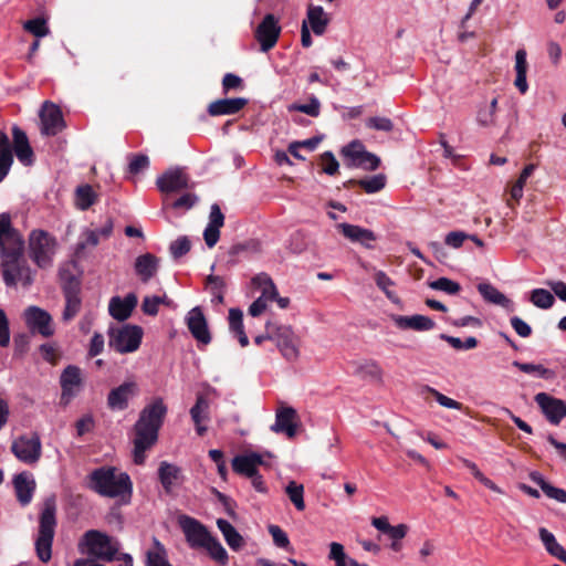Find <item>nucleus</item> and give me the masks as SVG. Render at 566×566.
Returning a JSON list of instances; mask_svg holds the SVG:
<instances>
[{"label": "nucleus", "mask_w": 566, "mask_h": 566, "mask_svg": "<svg viewBox=\"0 0 566 566\" xmlns=\"http://www.w3.org/2000/svg\"><path fill=\"white\" fill-rule=\"evenodd\" d=\"M534 400L551 424L558 426L566 417V402L564 400L546 392L536 394Z\"/></svg>", "instance_id": "nucleus-14"}, {"label": "nucleus", "mask_w": 566, "mask_h": 566, "mask_svg": "<svg viewBox=\"0 0 566 566\" xmlns=\"http://www.w3.org/2000/svg\"><path fill=\"white\" fill-rule=\"evenodd\" d=\"M187 326L191 335L200 343L207 345L211 340L207 319L199 306L190 310L186 317Z\"/></svg>", "instance_id": "nucleus-20"}, {"label": "nucleus", "mask_w": 566, "mask_h": 566, "mask_svg": "<svg viewBox=\"0 0 566 566\" xmlns=\"http://www.w3.org/2000/svg\"><path fill=\"white\" fill-rule=\"evenodd\" d=\"M429 286L436 291H442L447 294L454 295L460 292L461 286L459 283L448 279V277H439L436 281L429 282Z\"/></svg>", "instance_id": "nucleus-55"}, {"label": "nucleus", "mask_w": 566, "mask_h": 566, "mask_svg": "<svg viewBox=\"0 0 566 566\" xmlns=\"http://www.w3.org/2000/svg\"><path fill=\"white\" fill-rule=\"evenodd\" d=\"M358 185L367 192L375 193L380 191L386 185V177L382 174L375 175L373 177L361 179Z\"/></svg>", "instance_id": "nucleus-54"}, {"label": "nucleus", "mask_w": 566, "mask_h": 566, "mask_svg": "<svg viewBox=\"0 0 566 566\" xmlns=\"http://www.w3.org/2000/svg\"><path fill=\"white\" fill-rule=\"evenodd\" d=\"M13 486L19 503L23 506L28 505L33 497L35 491V480L29 472H21L13 478Z\"/></svg>", "instance_id": "nucleus-24"}, {"label": "nucleus", "mask_w": 566, "mask_h": 566, "mask_svg": "<svg viewBox=\"0 0 566 566\" xmlns=\"http://www.w3.org/2000/svg\"><path fill=\"white\" fill-rule=\"evenodd\" d=\"M217 526L231 549L239 551L243 547V537L238 533V531L232 526L230 522L223 518H219L217 521Z\"/></svg>", "instance_id": "nucleus-37"}, {"label": "nucleus", "mask_w": 566, "mask_h": 566, "mask_svg": "<svg viewBox=\"0 0 566 566\" xmlns=\"http://www.w3.org/2000/svg\"><path fill=\"white\" fill-rule=\"evenodd\" d=\"M3 281L12 286L21 283L25 286L33 281V274L25 259L22 256H3L1 260Z\"/></svg>", "instance_id": "nucleus-7"}, {"label": "nucleus", "mask_w": 566, "mask_h": 566, "mask_svg": "<svg viewBox=\"0 0 566 566\" xmlns=\"http://www.w3.org/2000/svg\"><path fill=\"white\" fill-rule=\"evenodd\" d=\"M248 101L243 97L222 98L210 103L208 113L211 116L232 115L240 112Z\"/></svg>", "instance_id": "nucleus-30"}, {"label": "nucleus", "mask_w": 566, "mask_h": 566, "mask_svg": "<svg viewBox=\"0 0 566 566\" xmlns=\"http://www.w3.org/2000/svg\"><path fill=\"white\" fill-rule=\"evenodd\" d=\"M285 493L296 510L303 511L305 509L303 484H300L295 481H290L285 486Z\"/></svg>", "instance_id": "nucleus-49"}, {"label": "nucleus", "mask_w": 566, "mask_h": 566, "mask_svg": "<svg viewBox=\"0 0 566 566\" xmlns=\"http://www.w3.org/2000/svg\"><path fill=\"white\" fill-rule=\"evenodd\" d=\"M14 151L20 163L29 166L33 161V150L29 144L25 133L18 126L12 128Z\"/></svg>", "instance_id": "nucleus-31"}, {"label": "nucleus", "mask_w": 566, "mask_h": 566, "mask_svg": "<svg viewBox=\"0 0 566 566\" xmlns=\"http://www.w3.org/2000/svg\"><path fill=\"white\" fill-rule=\"evenodd\" d=\"M41 133L54 136L60 133L65 124L61 109L53 103L45 102L40 111Z\"/></svg>", "instance_id": "nucleus-15"}, {"label": "nucleus", "mask_w": 566, "mask_h": 566, "mask_svg": "<svg viewBox=\"0 0 566 566\" xmlns=\"http://www.w3.org/2000/svg\"><path fill=\"white\" fill-rule=\"evenodd\" d=\"M323 171L327 175H335L338 170V161L331 151H326L322 155Z\"/></svg>", "instance_id": "nucleus-63"}, {"label": "nucleus", "mask_w": 566, "mask_h": 566, "mask_svg": "<svg viewBox=\"0 0 566 566\" xmlns=\"http://www.w3.org/2000/svg\"><path fill=\"white\" fill-rule=\"evenodd\" d=\"M366 126L381 132H390L394 127L392 122L387 117H370L366 120Z\"/></svg>", "instance_id": "nucleus-59"}, {"label": "nucleus", "mask_w": 566, "mask_h": 566, "mask_svg": "<svg viewBox=\"0 0 566 566\" xmlns=\"http://www.w3.org/2000/svg\"><path fill=\"white\" fill-rule=\"evenodd\" d=\"M81 297L78 295V289L69 287L65 290V307L63 311L62 318L65 322L73 319L81 310Z\"/></svg>", "instance_id": "nucleus-40"}, {"label": "nucleus", "mask_w": 566, "mask_h": 566, "mask_svg": "<svg viewBox=\"0 0 566 566\" xmlns=\"http://www.w3.org/2000/svg\"><path fill=\"white\" fill-rule=\"evenodd\" d=\"M420 395L422 397H426L427 395H431L434 397V399L437 400V402L444 407V408H448V409H455V410H461L462 409V403L452 399V398H449L447 397L446 395L441 394L440 391H438L436 388L429 386V385H423L420 387Z\"/></svg>", "instance_id": "nucleus-47"}, {"label": "nucleus", "mask_w": 566, "mask_h": 566, "mask_svg": "<svg viewBox=\"0 0 566 566\" xmlns=\"http://www.w3.org/2000/svg\"><path fill=\"white\" fill-rule=\"evenodd\" d=\"M531 480L536 483L542 491L551 499L559 502L566 503V491L564 489L556 488L548 482L539 474L538 472H532L530 474Z\"/></svg>", "instance_id": "nucleus-42"}, {"label": "nucleus", "mask_w": 566, "mask_h": 566, "mask_svg": "<svg viewBox=\"0 0 566 566\" xmlns=\"http://www.w3.org/2000/svg\"><path fill=\"white\" fill-rule=\"evenodd\" d=\"M60 384L62 399L67 401L76 396L82 387V371L77 366L70 365L61 374Z\"/></svg>", "instance_id": "nucleus-22"}, {"label": "nucleus", "mask_w": 566, "mask_h": 566, "mask_svg": "<svg viewBox=\"0 0 566 566\" xmlns=\"http://www.w3.org/2000/svg\"><path fill=\"white\" fill-rule=\"evenodd\" d=\"M202 548H205L210 555V557L216 562L222 565H224L228 562V553L216 537L210 536L209 539L206 542V545L202 546Z\"/></svg>", "instance_id": "nucleus-50"}, {"label": "nucleus", "mask_w": 566, "mask_h": 566, "mask_svg": "<svg viewBox=\"0 0 566 566\" xmlns=\"http://www.w3.org/2000/svg\"><path fill=\"white\" fill-rule=\"evenodd\" d=\"M530 301L534 306L543 310L551 308L554 304V295L545 289H535L531 292Z\"/></svg>", "instance_id": "nucleus-52"}, {"label": "nucleus", "mask_w": 566, "mask_h": 566, "mask_svg": "<svg viewBox=\"0 0 566 566\" xmlns=\"http://www.w3.org/2000/svg\"><path fill=\"white\" fill-rule=\"evenodd\" d=\"M210 403L207 397L198 395L196 403L190 409V417L196 427V431L199 436H203L208 428L207 422L210 419L209 416Z\"/></svg>", "instance_id": "nucleus-27"}, {"label": "nucleus", "mask_w": 566, "mask_h": 566, "mask_svg": "<svg viewBox=\"0 0 566 566\" xmlns=\"http://www.w3.org/2000/svg\"><path fill=\"white\" fill-rule=\"evenodd\" d=\"M13 164V155L8 136L0 130V182L9 174Z\"/></svg>", "instance_id": "nucleus-39"}, {"label": "nucleus", "mask_w": 566, "mask_h": 566, "mask_svg": "<svg viewBox=\"0 0 566 566\" xmlns=\"http://www.w3.org/2000/svg\"><path fill=\"white\" fill-rule=\"evenodd\" d=\"M252 284L261 290V295L259 297L266 302L273 301L277 296V291L272 279L265 273L255 275L252 279Z\"/></svg>", "instance_id": "nucleus-44"}, {"label": "nucleus", "mask_w": 566, "mask_h": 566, "mask_svg": "<svg viewBox=\"0 0 566 566\" xmlns=\"http://www.w3.org/2000/svg\"><path fill=\"white\" fill-rule=\"evenodd\" d=\"M29 255L41 269H48L53 263L57 242L53 235L43 230H33L29 235Z\"/></svg>", "instance_id": "nucleus-5"}, {"label": "nucleus", "mask_w": 566, "mask_h": 566, "mask_svg": "<svg viewBox=\"0 0 566 566\" xmlns=\"http://www.w3.org/2000/svg\"><path fill=\"white\" fill-rule=\"evenodd\" d=\"M146 566H172L165 546L157 538H154L153 547L146 553Z\"/></svg>", "instance_id": "nucleus-41"}, {"label": "nucleus", "mask_w": 566, "mask_h": 566, "mask_svg": "<svg viewBox=\"0 0 566 566\" xmlns=\"http://www.w3.org/2000/svg\"><path fill=\"white\" fill-rule=\"evenodd\" d=\"M178 524L191 548H202L211 536L203 524L188 515H180L178 517Z\"/></svg>", "instance_id": "nucleus-13"}, {"label": "nucleus", "mask_w": 566, "mask_h": 566, "mask_svg": "<svg viewBox=\"0 0 566 566\" xmlns=\"http://www.w3.org/2000/svg\"><path fill=\"white\" fill-rule=\"evenodd\" d=\"M374 280L379 290L394 303L399 302V297L392 290L395 282L381 270L374 269Z\"/></svg>", "instance_id": "nucleus-48"}, {"label": "nucleus", "mask_w": 566, "mask_h": 566, "mask_svg": "<svg viewBox=\"0 0 566 566\" xmlns=\"http://www.w3.org/2000/svg\"><path fill=\"white\" fill-rule=\"evenodd\" d=\"M24 30L32 33L36 38H43L49 34L50 30L46 25V22L42 18H35L32 20H28L23 24Z\"/></svg>", "instance_id": "nucleus-56"}, {"label": "nucleus", "mask_w": 566, "mask_h": 566, "mask_svg": "<svg viewBox=\"0 0 566 566\" xmlns=\"http://www.w3.org/2000/svg\"><path fill=\"white\" fill-rule=\"evenodd\" d=\"M11 450L20 461L33 464L41 457V440L35 433L21 436L12 442Z\"/></svg>", "instance_id": "nucleus-10"}, {"label": "nucleus", "mask_w": 566, "mask_h": 566, "mask_svg": "<svg viewBox=\"0 0 566 566\" xmlns=\"http://www.w3.org/2000/svg\"><path fill=\"white\" fill-rule=\"evenodd\" d=\"M190 250V241L187 237H180L170 244V253L178 259Z\"/></svg>", "instance_id": "nucleus-57"}, {"label": "nucleus", "mask_w": 566, "mask_h": 566, "mask_svg": "<svg viewBox=\"0 0 566 566\" xmlns=\"http://www.w3.org/2000/svg\"><path fill=\"white\" fill-rule=\"evenodd\" d=\"M468 235L469 234L462 231H452L447 234L444 242L447 245L458 249L463 244L464 240L468 239Z\"/></svg>", "instance_id": "nucleus-64"}, {"label": "nucleus", "mask_w": 566, "mask_h": 566, "mask_svg": "<svg viewBox=\"0 0 566 566\" xmlns=\"http://www.w3.org/2000/svg\"><path fill=\"white\" fill-rule=\"evenodd\" d=\"M391 319L400 329L423 332L431 331L436 326V323L430 317L420 314L412 316L392 315Z\"/></svg>", "instance_id": "nucleus-29"}, {"label": "nucleus", "mask_w": 566, "mask_h": 566, "mask_svg": "<svg viewBox=\"0 0 566 566\" xmlns=\"http://www.w3.org/2000/svg\"><path fill=\"white\" fill-rule=\"evenodd\" d=\"M158 478L166 493H171L184 481L181 469L166 461L159 464Z\"/></svg>", "instance_id": "nucleus-26"}, {"label": "nucleus", "mask_w": 566, "mask_h": 566, "mask_svg": "<svg viewBox=\"0 0 566 566\" xmlns=\"http://www.w3.org/2000/svg\"><path fill=\"white\" fill-rule=\"evenodd\" d=\"M159 259L150 253L139 255L135 261V271L143 282H148L157 272Z\"/></svg>", "instance_id": "nucleus-33"}, {"label": "nucleus", "mask_w": 566, "mask_h": 566, "mask_svg": "<svg viewBox=\"0 0 566 566\" xmlns=\"http://www.w3.org/2000/svg\"><path fill=\"white\" fill-rule=\"evenodd\" d=\"M512 366L520 369L522 373L532 375L537 378H542L545 380H553L556 377V373L553 369L546 368L542 364L534 363H521L514 360Z\"/></svg>", "instance_id": "nucleus-38"}, {"label": "nucleus", "mask_w": 566, "mask_h": 566, "mask_svg": "<svg viewBox=\"0 0 566 566\" xmlns=\"http://www.w3.org/2000/svg\"><path fill=\"white\" fill-rule=\"evenodd\" d=\"M298 416L294 408L281 406L275 412V421L271 430L275 433H285L289 438L295 437L297 432Z\"/></svg>", "instance_id": "nucleus-17"}, {"label": "nucleus", "mask_w": 566, "mask_h": 566, "mask_svg": "<svg viewBox=\"0 0 566 566\" xmlns=\"http://www.w3.org/2000/svg\"><path fill=\"white\" fill-rule=\"evenodd\" d=\"M510 323H511L512 328L515 331V333L518 336H521L523 338H527L531 336L532 327L525 321H523L521 317L513 316V317H511Z\"/></svg>", "instance_id": "nucleus-60"}, {"label": "nucleus", "mask_w": 566, "mask_h": 566, "mask_svg": "<svg viewBox=\"0 0 566 566\" xmlns=\"http://www.w3.org/2000/svg\"><path fill=\"white\" fill-rule=\"evenodd\" d=\"M137 384L135 381H125L118 387L112 389L107 397V405L112 410H124L129 400L137 394Z\"/></svg>", "instance_id": "nucleus-21"}, {"label": "nucleus", "mask_w": 566, "mask_h": 566, "mask_svg": "<svg viewBox=\"0 0 566 566\" xmlns=\"http://www.w3.org/2000/svg\"><path fill=\"white\" fill-rule=\"evenodd\" d=\"M23 318L32 333H39L43 337L54 334L52 316L45 310L32 305L24 310Z\"/></svg>", "instance_id": "nucleus-11"}, {"label": "nucleus", "mask_w": 566, "mask_h": 566, "mask_svg": "<svg viewBox=\"0 0 566 566\" xmlns=\"http://www.w3.org/2000/svg\"><path fill=\"white\" fill-rule=\"evenodd\" d=\"M207 286L212 295V303L222 304L224 302V280L220 276L209 275L207 277Z\"/></svg>", "instance_id": "nucleus-51"}, {"label": "nucleus", "mask_w": 566, "mask_h": 566, "mask_svg": "<svg viewBox=\"0 0 566 566\" xmlns=\"http://www.w3.org/2000/svg\"><path fill=\"white\" fill-rule=\"evenodd\" d=\"M97 200V193L90 185H82L75 189L74 203L82 211L87 210Z\"/></svg>", "instance_id": "nucleus-43"}, {"label": "nucleus", "mask_w": 566, "mask_h": 566, "mask_svg": "<svg viewBox=\"0 0 566 566\" xmlns=\"http://www.w3.org/2000/svg\"><path fill=\"white\" fill-rule=\"evenodd\" d=\"M243 314L238 308H231L229 311V326L232 333L238 337L239 343L242 347L249 344V338L243 329Z\"/></svg>", "instance_id": "nucleus-45"}, {"label": "nucleus", "mask_w": 566, "mask_h": 566, "mask_svg": "<svg viewBox=\"0 0 566 566\" xmlns=\"http://www.w3.org/2000/svg\"><path fill=\"white\" fill-rule=\"evenodd\" d=\"M10 343L9 321L2 308H0V346L7 347Z\"/></svg>", "instance_id": "nucleus-61"}, {"label": "nucleus", "mask_w": 566, "mask_h": 566, "mask_svg": "<svg viewBox=\"0 0 566 566\" xmlns=\"http://www.w3.org/2000/svg\"><path fill=\"white\" fill-rule=\"evenodd\" d=\"M166 413L167 406L160 397L153 399L140 411L135 423L134 462L136 464L144 463L145 452L156 443Z\"/></svg>", "instance_id": "nucleus-1"}, {"label": "nucleus", "mask_w": 566, "mask_h": 566, "mask_svg": "<svg viewBox=\"0 0 566 566\" xmlns=\"http://www.w3.org/2000/svg\"><path fill=\"white\" fill-rule=\"evenodd\" d=\"M307 27L316 35H323L326 31V28L329 23V19L321 6H308L307 8Z\"/></svg>", "instance_id": "nucleus-34"}, {"label": "nucleus", "mask_w": 566, "mask_h": 566, "mask_svg": "<svg viewBox=\"0 0 566 566\" xmlns=\"http://www.w3.org/2000/svg\"><path fill=\"white\" fill-rule=\"evenodd\" d=\"M161 301L160 296H145L142 303V311L146 315L155 316L158 313Z\"/></svg>", "instance_id": "nucleus-58"}, {"label": "nucleus", "mask_w": 566, "mask_h": 566, "mask_svg": "<svg viewBox=\"0 0 566 566\" xmlns=\"http://www.w3.org/2000/svg\"><path fill=\"white\" fill-rule=\"evenodd\" d=\"M538 535L547 553L566 564V551L556 541L555 535L545 527L538 530Z\"/></svg>", "instance_id": "nucleus-35"}, {"label": "nucleus", "mask_w": 566, "mask_h": 566, "mask_svg": "<svg viewBox=\"0 0 566 566\" xmlns=\"http://www.w3.org/2000/svg\"><path fill=\"white\" fill-rule=\"evenodd\" d=\"M0 247L1 260L3 256L23 255L22 237L11 228L10 218L7 214H0Z\"/></svg>", "instance_id": "nucleus-9"}, {"label": "nucleus", "mask_w": 566, "mask_h": 566, "mask_svg": "<svg viewBox=\"0 0 566 566\" xmlns=\"http://www.w3.org/2000/svg\"><path fill=\"white\" fill-rule=\"evenodd\" d=\"M90 488L102 496L118 497L132 494V481L127 473L113 467H102L90 474Z\"/></svg>", "instance_id": "nucleus-2"}, {"label": "nucleus", "mask_w": 566, "mask_h": 566, "mask_svg": "<svg viewBox=\"0 0 566 566\" xmlns=\"http://www.w3.org/2000/svg\"><path fill=\"white\" fill-rule=\"evenodd\" d=\"M119 542L97 530H90L83 534L77 544L81 554L94 557L97 560L112 562L119 552Z\"/></svg>", "instance_id": "nucleus-3"}, {"label": "nucleus", "mask_w": 566, "mask_h": 566, "mask_svg": "<svg viewBox=\"0 0 566 566\" xmlns=\"http://www.w3.org/2000/svg\"><path fill=\"white\" fill-rule=\"evenodd\" d=\"M263 463L261 454L251 452L247 454H240L233 458L232 469L238 474L251 478L258 473V467Z\"/></svg>", "instance_id": "nucleus-28"}, {"label": "nucleus", "mask_w": 566, "mask_h": 566, "mask_svg": "<svg viewBox=\"0 0 566 566\" xmlns=\"http://www.w3.org/2000/svg\"><path fill=\"white\" fill-rule=\"evenodd\" d=\"M269 532L272 535L273 542L279 547H287L290 544L286 533L277 525H270Z\"/></svg>", "instance_id": "nucleus-62"}, {"label": "nucleus", "mask_w": 566, "mask_h": 566, "mask_svg": "<svg viewBox=\"0 0 566 566\" xmlns=\"http://www.w3.org/2000/svg\"><path fill=\"white\" fill-rule=\"evenodd\" d=\"M113 232V221L107 219L105 223L97 229H85L80 237V241L76 245L75 253L77 256L82 254V252L86 248L96 247L101 240H106L111 237Z\"/></svg>", "instance_id": "nucleus-18"}, {"label": "nucleus", "mask_w": 566, "mask_h": 566, "mask_svg": "<svg viewBox=\"0 0 566 566\" xmlns=\"http://www.w3.org/2000/svg\"><path fill=\"white\" fill-rule=\"evenodd\" d=\"M337 228L348 240L352 242H358L367 248H370L369 243L376 240V235L371 230L361 228L359 226L339 223Z\"/></svg>", "instance_id": "nucleus-32"}, {"label": "nucleus", "mask_w": 566, "mask_h": 566, "mask_svg": "<svg viewBox=\"0 0 566 566\" xmlns=\"http://www.w3.org/2000/svg\"><path fill=\"white\" fill-rule=\"evenodd\" d=\"M478 291L488 303L497 305L509 313L515 311V303L490 283H480Z\"/></svg>", "instance_id": "nucleus-25"}, {"label": "nucleus", "mask_w": 566, "mask_h": 566, "mask_svg": "<svg viewBox=\"0 0 566 566\" xmlns=\"http://www.w3.org/2000/svg\"><path fill=\"white\" fill-rule=\"evenodd\" d=\"M137 303L138 298L135 293H128L125 297L114 296L108 303L109 315L119 322L126 321L130 317Z\"/></svg>", "instance_id": "nucleus-23"}, {"label": "nucleus", "mask_w": 566, "mask_h": 566, "mask_svg": "<svg viewBox=\"0 0 566 566\" xmlns=\"http://www.w3.org/2000/svg\"><path fill=\"white\" fill-rule=\"evenodd\" d=\"M156 185L161 192H176L188 187V177L182 168H170L157 178Z\"/></svg>", "instance_id": "nucleus-19"}, {"label": "nucleus", "mask_w": 566, "mask_h": 566, "mask_svg": "<svg viewBox=\"0 0 566 566\" xmlns=\"http://www.w3.org/2000/svg\"><path fill=\"white\" fill-rule=\"evenodd\" d=\"M496 109H497V98L494 97L490 103L483 104L480 106L476 114V122L479 125L484 127L494 126L496 123Z\"/></svg>", "instance_id": "nucleus-46"}, {"label": "nucleus", "mask_w": 566, "mask_h": 566, "mask_svg": "<svg viewBox=\"0 0 566 566\" xmlns=\"http://www.w3.org/2000/svg\"><path fill=\"white\" fill-rule=\"evenodd\" d=\"M268 337L273 340L281 354L289 360H295L300 354V339L290 326L271 327L268 324Z\"/></svg>", "instance_id": "nucleus-8"}, {"label": "nucleus", "mask_w": 566, "mask_h": 566, "mask_svg": "<svg viewBox=\"0 0 566 566\" xmlns=\"http://www.w3.org/2000/svg\"><path fill=\"white\" fill-rule=\"evenodd\" d=\"M143 335V328L137 325L126 324L112 327L108 331V344L119 354L134 353L139 348Z\"/></svg>", "instance_id": "nucleus-6"}, {"label": "nucleus", "mask_w": 566, "mask_h": 566, "mask_svg": "<svg viewBox=\"0 0 566 566\" xmlns=\"http://www.w3.org/2000/svg\"><path fill=\"white\" fill-rule=\"evenodd\" d=\"M515 72L516 78L514 81V85L522 93L525 94L528 90L526 73L528 69V64L526 61V51L524 49H520L515 53Z\"/></svg>", "instance_id": "nucleus-36"}, {"label": "nucleus", "mask_w": 566, "mask_h": 566, "mask_svg": "<svg viewBox=\"0 0 566 566\" xmlns=\"http://www.w3.org/2000/svg\"><path fill=\"white\" fill-rule=\"evenodd\" d=\"M55 499L48 497L43 503V509L40 515L39 534L35 541V551L39 559L46 563L52 556V543L55 533Z\"/></svg>", "instance_id": "nucleus-4"}, {"label": "nucleus", "mask_w": 566, "mask_h": 566, "mask_svg": "<svg viewBox=\"0 0 566 566\" xmlns=\"http://www.w3.org/2000/svg\"><path fill=\"white\" fill-rule=\"evenodd\" d=\"M280 32L281 28L276 18L273 14H266L255 30V39L263 52H268L276 44Z\"/></svg>", "instance_id": "nucleus-16"}, {"label": "nucleus", "mask_w": 566, "mask_h": 566, "mask_svg": "<svg viewBox=\"0 0 566 566\" xmlns=\"http://www.w3.org/2000/svg\"><path fill=\"white\" fill-rule=\"evenodd\" d=\"M290 112H301L312 117H317L321 113V103L316 96H311L307 104L294 103L289 106Z\"/></svg>", "instance_id": "nucleus-53"}, {"label": "nucleus", "mask_w": 566, "mask_h": 566, "mask_svg": "<svg viewBox=\"0 0 566 566\" xmlns=\"http://www.w3.org/2000/svg\"><path fill=\"white\" fill-rule=\"evenodd\" d=\"M342 155L348 160V164L356 167H363L367 170H375L379 166V158L366 151L365 146L359 140H353L342 149Z\"/></svg>", "instance_id": "nucleus-12"}]
</instances>
